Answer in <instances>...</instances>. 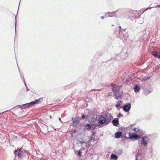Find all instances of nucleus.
Returning a JSON list of instances; mask_svg holds the SVG:
<instances>
[{
	"instance_id": "f257e3e1",
	"label": "nucleus",
	"mask_w": 160,
	"mask_h": 160,
	"mask_svg": "<svg viewBox=\"0 0 160 160\" xmlns=\"http://www.w3.org/2000/svg\"><path fill=\"white\" fill-rule=\"evenodd\" d=\"M111 86L113 92L114 98L117 99L121 98L122 94V92L120 89L121 87L112 84H111Z\"/></svg>"
},
{
	"instance_id": "f03ea898",
	"label": "nucleus",
	"mask_w": 160,
	"mask_h": 160,
	"mask_svg": "<svg viewBox=\"0 0 160 160\" xmlns=\"http://www.w3.org/2000/svg\"><path fill=\"white\" fill-rule=\"evenodd\" d=\"M134 132L133 133H129V137L130 139H133V140L140 138L142 132L138 128H135L133 129Z\"/></svg>"
},
{
	"instance_id": "7ed1b4c3",
	"label": "nucleus",
	"mask_w": 160,
	"mask_h": 160,
	"mask_svg": "<svg viewBox=\"0 0 160 160\" xmlns=\"http://www.w3.org/2000/svg\"><path fill=\"white\" fill-rule=\"evenodd\" d=\"M96 117V118L95 117H93V119L94 120H112L113 119L112 116L109 113L107 114L106 117H103L102 116Z\"/></svg>"
},
{
	"instance_id": "20e7f679",
	"label": "nucleus",
	"mask_w": 160,
	"mask_h": 160,
	"mask_svg": "<svg viewBox=\"0 0 160 160\" xmlns=\"http://www.w3.org/2000/svg\"><path fill=\"white\" fill-rule=\"evenodd\" d=\"M148 142V139L147 137L144 136L142 138L141 144L142 143L145 147L147 146Z\"/></svg>"
},
{
	"instance_id": "39448f33",
	"label": "nucleus",
	"mask_w": 160,
	"mask_h": 160,
	"mask_svg": "<svg viewBox=\"0 0 160 160\" xmlns=\"http://www.w3.org/2000/svg\"><path fill=\"white\" fill-rule=\"evenodd\" d=\"M40 99H38V100H35L33 101H32L30 103H28V104L26 103V104H24V105H28V106H29L30 105H33L34 104H38L40 103Z\"/></svg>"
},
{
	"instance_id": "423d86ee",
	"label": "nucleus",
	"mask_w": 160,
	"mask_h": 160,
	"mask_svg": "<svg viewBox=\"0 0 160 160\" xmlns=\"http://www.w3.org/2000/svg\"><path fill=\"white\" fill-rule=\"evenodd\" d=\"M152 54L155 58H158L160 59V52L154 50L152 52Z\"/></svg>"
},
{
	"instance_id": "0eeeda50",
	"label": "nucleus",
	"mask_w": 160,
	"mask_h": 160,
	"mask_svg": "<svg viewBox=\"0 0 160 160\" xmlns=\"http://www.w3.org/2000/svg\"><path fill=\"white\" fill-rule=\"evenodd\" d=\"M131 108V104L130 103H128L124 105L123 108V110L125 112L128 111Z\"/></svg>"
},
{
	"instance_id": "6e6552de",
	"label": "nucleus",
	"mask_w": 160,
	"mask_h": 160,
	"mask_svg": "<svg viewBox=\"0 0 160 160\" xmlns=\"http://www.w3.org/2000/svg\"><path fill=\"white\" fill-rule=\"evenodd\" d=\"M22 148H21L20 149L18 150H15L14 151V154L15 155H17L19 157H21L22 156V153L20 152L21 151V149Z\"/></svg>"
},
{
	"instance_id": "1a4fd4ad",
	"label": "nucleus",
	"mask_w": 160,
	"mask_h": 160,
	"mask_svg": "<svg viewBox=\"0 0 160 160\" xmlns=\"http://www.w3.org/2000/svg\"><path fill=\"white\" fill-rule=\"evenodd\" d=\"M122 132H118L115 133V137L116 138H119L121 136Z\"/></svg>"
},
{
	"instance_id": "9d476101",
	"label": "nucleus",
	"mask_w": 160,
	"mask_h": 160,
	"mask_svg": "<svg viewBox=\"0 0 160 160\" xmlns=\"http://www.w3.org/2000/svg\"><path fill=\"white\" fill-rule=\"evenodd\" d=\"M111 158L112 159H114L115 160H117L118 159V156H116V155L114 154H112L111 156Z\"/></svg>"
},
{
	"instance_id": "9b49d317",
	"label": "nucleus",
	"mask_w": 160,
	"mask_h": 160,
	"mask_svg": "<svg viewBox=\"0 0 160 160\" xmlns=\"http://www.w3.org/2000/svg\"><path fill=\"white\" fill-rule=\"evenodd\" d=\"M112 123L114 126H117L119 124L118 121H112Z\"/></svg>"
},
{
	"instance_id": "f8f14e48",
	"label": "nucleus",
	"mask_w": 160,
	"mask_h": 160,
	"mask_svg": "<svg viewBox=\"0 0 160 160\" xmlns=\"http://www.w3.org/2000/svg\"><path fill=\"white\" fill-rule=\"evenodd\" d=\"M99 122V125H98L99 126H100V124H101V125L102 124H103L104 123H106V121H98Z\"/></svg>"
},
{
	"instance_id": "ddd939ff",
	"label": "nucleus",
	"mask_w": 160,
	"mask_h": 160,
	"mask_svg": "<svg viewBox=\"0 0 160 160\" xmlns=\"http://www.w3.org/2000/svg\"><path fill=\"white\" fill-rule=\"evenodd\" d=\"M115 13L114 12H113L112 13L109 12L108 13V14L110 17H112L114 15Z\"/></svg>"
},
{
	"instance_id": "4468645a",
	"label": "nucleus",
	"mask_w": 160,
	"mask_h": 160,
	"mask_svg": "<svg viewBox=\"0 0 160 160\" xmlns=\"http://www.w3.org/2000/svg\"><path fill=\"white\" fill-rule=\"evenodd\" d=\"M139 90V88L137 86H136L134 88V90L135 92H138Z\"/></svg>"
},
{
	"instance_id": "2eb2a0df",
	"label": "nucleus",
	"mask_w": 160,
	"mask_h": 160,
	"mask_svg": "<svg viewBox=\"0 0 160 160\" xmlns=\"http://www.w3.org/2000/svg\"><path fill=\"white\" fill-rule=\"evenodd\" d=\"M122 101H118L117 102V104L116 105V106L117 107H119L120 105V103Z\"/></svg>"
},
{
	"instance_id": "dca6fc26",
	"label": "nucleus",
	"mask_w": 160,
	"mask_h": 160,
	"mask_svg": "<svg viewBox=\"0 0 160 160\" xmlns=\"http://www.w3.org/2000/svg\"><path fill=\"white\" fill-rule=\"evenodd\" d=\"M122 152V149H119L117 153L118 155H121Z\"/></svg>"
},
{
	"instance_id": "f3484780",
	"label": "nucleus",
	"mask_w": 160,
	"mask_h": 160,
	"mask_svg": "<svg viewBox=\"0 0 160 160\" xmlns=\"http://www.w3.org/2000/svg\"><path fill=\"white\" fill-rule=\"evenodd\" d=\"M81 153H82V151H81L80 150L78 152V156L79 157H80L81 156V155H82Z\"/></svg>"
},
{
	"instance_id": "a211bd4d",
	"label": "nucleus",
	"mask_w": 160,
	"mask_h": 160,
	"mask_svg": "<svg viewBox=\"0 0 160 160\" xmlns=\"http://www.w3.org/2000/svg\"><path fill=\"white\" fill-rule=\"evenodd\" d=\"M79 142L81 144V145H82L83 144V143H85L86 144V146L87 147V144L84 142L79 141Z\"/></svg>"
},
{
	"instance_id": "6ab92c4d",
	"label": "nucleus",
	"mask_w": 160,
	"mask_h": 160,
	"mask_svg": "<svg viewBox=\"0 0 160 160\" xmlns=\"http://www.w3.org/2000/svg\"><path fill=\"white\" fill-rule=\"evenodd\" d=\"M78 121H77V120H76V121H73V123H74V124H76V125H77V124L78 123Z\"/></svg>"
},
{
	"instance_id": "aec40b11",
	"label": "nucleus",
	"mask_w": 160,
	"mask_h": 160,
	"mask_svg": "<svg viewBox=\"0 0 160 160\" xmlns=\"http://www.w3.org/2000/svg\"><path fill=\"white\" fill-rule=\"evenodd\" d=\"M86 127L88 128V129H90L91 128V126L89 124H87L86 125Z\"/></svg>"
},
{
	"instance_id": "412c9836",
	"label": "nucleus",
	"mask_w": 160,
	"mask_h": 160,
	"mask_svg": "<svg viewBox=\"0 0 160 160\" xmlns=\"http://www.w3.org/2000/svg\"><path fill=\"white\" fill-rule=\"evenodd\" d=\"M139 152V150L138 151V152L136 154V158L138 159V157L139 156V154L138 153Z\"/></svg>"
},
{
	"instance_id": "4be33fe9",
	"label": "nucleus",
	"mask_w": 160,
	"mask_h": 160,
	"mask_svg": "<svg viewBox=\"0 0 160 160\" xmlns=\"http://www.w3.org/2000/svg\"><path fill=\"white\" fill-rule=\"evenodd\" d=\"M149 78L148 77H144V78H143V80H146L147 79H148Z\"/></svg>"
},
{
	"instance_id": "5701e85b",
	"label": "nucleus",
	"mask_w": 160,
	"mask_h": 160,
	"mask_svg": "<svg viewBox=\"0 0 160 160\" xmlns=\"http://www.w3.org/2000/svg\"><path fill=\"white\" fill-rule=\"evenodd\" d=\"M72 119V120H74H74H76L77 119H80V118L78 117H77L76 118H73Z\"/></svg>"
},
{
	"instance_id": "b1692460",
	"label": "nucleus",
	"mask_w": 160,
	"mask_h": 160,
	"mask_svg": "<svg viewBox=\"0 0 160 160\" xmlns=\"http://www.w3.org/2000/svg\"><path fill=\"white\" fill-rule=\"evenodd\" d=\"M85 116L84 115H83L82 116V119H85Z\"/></svg>"
},
{
	"instance_id": "393cba45",
	"label": "nucleus",
	"mask_w": 160,
	"mask_h": 160,
	"mask_svg": "<svg viewBox=\"0 0 160 160\" xmlns=\"http://www.w3.org/2000/svg\"><path fill=\"white\" fill-rule=\"evenodd\" d=\"M112 94V93L111 92H110L108 94V96H110Z\"/></svg>"
},
{
	"instance_id": "a878e982",
	"label": "nucleus",
	"mask_w": 160,
	"mask_h": 160,
	"mask_svg": "<svg viewBox=\"0 0 160 160\" xmlns=\"http://www.w3.org/2000/svg\"><path fill=\"white\" fill-rule=\"evenodd\" d=\"M101 18L103 19V16L101 17Z\"/></svg>"
},
{
	"instance_id": "bb28decb",
	"label": "nucleus",
	"mask_w": 160,
	"mask_h": 160,
	"mask_svg": "<svg viewBox=\"0 0 160 160\" xmlns=\"http://www.w3.org/2000/svg\"><path fill=\"white\" fill-rule=\"evenodd\" d=\"M59 120H61V119L59 118Z\"/></svg>"
},
{
	"instance_id": "cd10ccee",
	"label": "nucleus",
	"mask_w": 160,
	"mask_h": 160,
	"mask_svg": "<svg viewBox=\"0 0 160 160\" xmlns=\"http://www.w3.org/2000/svg\"><path fill=\"white\" fill-rule=\"evenodd\" d=\"M135 160H138V159H137V158H136Z\"/></svg>"
},
{
	"instance_id": "c85d7f7f",
	"label": "nucleus",
	"mask_w": 160,
	"mask_h": 160,
	"mask_svg": "<svg viewBox=\"0 0 160 160\" xmlns=\"http://www.w3.org/2000/svg\"><path fill=\"white\" fill-rule=\"evenodd\" d=\"M132 125H131L130 126V127H131Z\"/></svg>"
}]
</instances>
